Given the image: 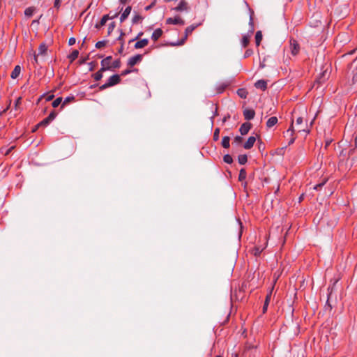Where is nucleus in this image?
I'll use <instances>...</instances> for the list:
<instances>
[{
	"label": "nucleus",
	"instance_id": "nucleus-64",
	"mask_svg": "<svg viewBox=\"0 0 357 357\" xmlns=\"http://www.w3.org/2000/svg\"><path fill=\"white\" fill-rule=\"evenodd\" d=\"M357 58L351 63L350 67L351 68L356 63Z\"/></svg>",
	"mask_w": 357,
	"mask_h": 357
},
{
	"label": "nucleus",
	"instance_id": "nucleus-15",
	"mask_svg": "<svg viewBox=\"0 0 357 357\" xmlns=\"http://www.w3.org/2000/svg\"><path fill=\"white\" fill-rule=\"evenodd\" d=\"M131 10H132L131 6H128L127 8H126L123 13L121 14V15L120 17L121 22H123L128 17V15H130V13L131 12Z\"/></svg>",
	"mask_w": 357,
	"mask_h": 357
},
{
	"label": "nucleus",
	"instance_id": "nucleus-34",
	"mask_svg": "<svg viewBox=\"0 0 357 357\" xmlns=\"http://www.w3.org/2000/svg\"><path fill=\"white\" fill-rule=\"evenodd\" d=\"M223 160L227 164H231L233 162L232 157L229 154H226L223 157Z\"/></svg>",
	"mask_w": 357,
	"mask_h": 357
},
{
	"label": "nucleus",
	"instance_id": "nucleus-39",
	"mask_svg": "<svg viewBox=\"0 0 357 357\" xmlns=\"http://www.w3.org/2000/svg\"><path fill=\"white\" fill-rule=\"evenodd\" d=\"M105 44H106L105 40L98 41L96 44V47L98 49L102 48V47H104L105 45Z\"/></svg>",
	"mask_w": 357,
	"mask_h": 357
},
{
	"label": "nucleus",
	"instance_id": "nucleus-47",
	"mask_svg": "<svg viewBox=\"0 0 357 357\" xmlns=\"http://www.w3.org/2000/svg\"><path fill=\"white\" fill-rule=\"evenodd\" d=\"M108 87H110V86L108 85L107 82H106L105 84H104L101 85V86L99 87V89H100V91H102V90H105V89L108 88Z\"/></svg>",
	"mask_w": 357,
	"mask_h": 357
},
{
	"label": "nucleus",
	"instance_id": "nucleus-40",
	"mask_svg": "<svg viewBox=\"0 0 357 357\" xmlns=\"http://www.w3.org/2000/svg\"><path fill=\"white\" fill-rule=\"evenodd\" d=\"M264 248H261L259 247H255V251H254V255L255 256H258L261 254V252L263 251Z\"/></svg>",
	"mask_w": 357,
	"mask_h": 357
},
{
	"label": "nucleus",
	"instance_id": "nucleus-18",
	"mask_svg": "<svg viewBox=\"0 0 357 357\" xmlns=\"http://www.w3.org/2000/svg\"><path fill=\"white\" fill-rule=\"evenodd\" d=\"M21 68L20 66H16L11 73L10 77L12 79H16L20 74Z\"/></svg>",
	"mask_w": 357,
	"mask_h": 357
},
{
	"label": "nucleus",
	"instance_id": "nucleus-48",
	"mask_svg": "<svg viewBox=\"0 0 357 357\" xmlns=\"http://www.w3.org/2000/svg\"><path fill=\"white\" fill-rule=\"evenodd\" d=\"M75 42H76V39L75 38L72 37L68 40V45H73L75 43Z\"/></svg>",
	"mask_w": 357,
	"mask_h": 357
},
{
	"label": "nucleus",
	"instance_id": "nucleus-24",
	"mask_svg": "<svg viewBox=\"0 0 357 357\" xmlns=\"http://www.w3.org/2000/svg\"><path fill=\"white\" fill-rule=\"evenodd\" d=\"M237 94L241 98H246L248 93L246 89L242 88L238 89Z\"/></svg>",
	"mask_w": 357,
	"mask_h": 357
},
{
	"label": "nucleus",
	"instance_id": "nucleus-62",
	"mask_svg": "<svg viewBox=\"0 0 357 357\" xmlns=\"http://www.w3.org/2000/svg\"><path fill=\"white\" fill-rule=\"evenodd\" d=\"M38 128H39V127H37V125H36V126L33 128L32 132H36Z\"/></svg>",
	"mask_w": 357,
	"mask_h": 357
},
{
	"label": "nucleus",
	"instance_id": "nucleus-52",
	"mask_svg": "<svg viewBox=\"0 0 357 357\" xmlns=\"http://www.w3.org/2000/svg\"><path fill=\"white\" fill-rule=\"evenodd\" d=\"M61 3V0H55L54 1V7H56L57 8H59Z\"/></svg>",
	"mask_w": 357,
	"mask_h": 357
},
{
	"label": "nucleus",
	"instance_id": "nucleus-12",
	"mask_svg": "<svg viewBox=\"0 0 357 357\" xmlns=\"http://www.w3.org/2000/svg\"><path fill=\"white\" fill-rule=\"evenodd\" d=\"M255 86L257 89H260L263 91H265L267 88V82L264 79H260L255 82Z\"/></svg>",
	"mask_w": 357,
	"mask_h": 357
},
{
	"label": "nucleus",
	"instance_id": "nucleus-23",
	"mask_svg": "<svg viewBox=\"0 0 357 357\" xmlns=\"http://www.w3.org/2000/svg\"><path fill=\"white\" fill-rule=\"evenodd\" d=\"M261 40H262V33L261 31H258L256 32V34H255V43H256L257 46H259L260 45Z\"/></svg>",
	"mask_w": 357,
	"mask_h": 357
},
{
	"label": "nucleus",
	"instance_id": "nucleus-44",
	"mask_svg": "<svg viewBox=\"0 0 357 357\" xmlns=\"http://www.w3.org/2000/svg\"><path fill=\"white\" fill-rule=\"evenodd\" d=\"M156 1H157V0H153V1L151 2V3L150 5L145 7V10H149L150 9H151L155 5Z\"/></svg>",
	"mask_w": 357,
	"mask_h": 357
},
{
	"label": "nucleus",
	"instance_id": "nucleus-57",
	"mask_svg": "<svg viewBox=\"0 0 357 357\" xmlns=\"http://www.w3.org/2000/svg\"><path fill=\"white\" fill-rule=\"evenodd\" d=\"M119 13L112 14V16L109 17V19H114L118 16Z\"/></svg>",
	"mask_w": 357,
	"mask_h": 357
},
{
	"label": "nucleus",
	"instance_id": "nucleus-55",
	"mask_svg": "<svg viewBox=\"0 0 357 357\" xmlns=\"http://www.w3.org/2000/svg\"><path fill=\"white\" fill-rule=\"evenodd\" d=\"M123 42L121 43V47L119 50V52L120 54H121L123 52Z\"/></svg>",
	"mask_w": 357,
	"mask_h": 357
},
{
	"label": "nucleus",
	"instance_id": "nucleus-17",
	"mask_svg": "<svg viewBox=\"0 0 357 357\" xmlns=\"http://www.w3.org/2000/svg\"><path fill=\"white\" fill-rule=\"evenodd\" d=\"M229 84V82H226L218 85L216 88L217 93H222Z\"/></svg>",
	"mask_w": 357,
	"mask_h": 357
},
{
	"label": "nucleus",
	"instance_id": "nucleus-60",
	"mask_svg": "<svg viewBox=\"0 0 357 357\" xmlns=\"http://www.w3.org/2000/svg\"><path fill=\"white\" fill-rule=\"evenodd\" d=\"M298 131H299V132H301V131H305V132H306L307 133H309V132H310V130H305V129H304V128H301V129H299V130H298Z\"/></svg>",
	"mask_w": 357,
	"mask_h": 357
},
{
	"label": "nucleus",
	"instance_id": "nucleus-46",
	"mask_svg": "<svg viewBox=\"0 0 357 357\" xmlns=\"http://www.w3.org/2000/svg\"><path fill=\"white\" fill-rule=\"evenodd\" d=\"M293 132H294V129H293V122H292L291 127L287 130L286 133H287V135H292Z\"/></svg>",
	"mask_w": 357,
	"mask_h": 357
},
{
	"label": "nucleus",
	"instance_id": "nucleus-10",
	"mask_svg": "<svg viewBox=\"0 0 357 357\" xmlns=\"http://www.w3.org/2000/svg\"><path fill=\"white\" fill-rule=\"evenodd\" d=\"M255 115V112L253 109H245L243 111V116L246 120H252V119H254Z\"/></svg>",
	"mask_w": 357,
	"mask_h": 357
},
{
	"label": "nucleus",
	"instance_id": "nucleus-11",
	"mask_svg": "<svg viewBox=\"0 0 357 357\" xmlns=\"http://www.w3.org/2000/svg\"><path fill=\"white\" fill-rule=\"evenodd\" d=\"M329 73H328V69L324 70L319 76L317 81L321 84L324 82L328 77Z\"/></svg>",
	"mask_w": 357,
	"mask_h": 357
},
{
	"label": "nucleus",
	"instance_id": "nucleus-31",
	"mask_svg": "<svg viewBox=\"0 0 357 357\" xmlns=\"http://www.w3.org/2000/svg\"><path fill=\"white\" fill-rule=\"evenodd\" d=\"M104 71H101V68L95 74H93V78L96 81H99L102 79V73Z\"/></svg>",
	"mask_w": 357,
	"mask_h": 357
},
{
	"label": "nucleus",
	"instance_id": "nucleus-19",
	"mask_svg": "<svg viewBox=\"0 0 357 357\" xmlns=\"http://www.w3.org/2000/svg\"><path fill=\"white\" fill-rule=\"evenodd\" d=\"M278 123V118L275 116H272L269 118L266 122V126L268 128H271L274 126Z\"/></svg>",
	"mask_w": 357,
	"mask_h": 357
},
{
	"label": "nucleus",
	"instance_id": "nucleus-27",
	"mask_svg": "<svg viewBox=\"0 0 357 357\" xmlns=\"http://www.w3.org/2000/svg\"><path fill=\"white\" fill-rule=\"evenodd\" d=\"M78 55H79L78 50H73L72 52V53L68 56V58L70 59V62H73V61H75L78 57Z\"/></svg>",
	"mask_w": 357,
	"mask_h": 357
},
{
	"label": "nucleus",
	"instance_id": "nucleus-49",
	"mask_svg": "<svg viewBox=\"0 0 357 357\" xmlns=\"http://www.w3.org/2000/svg\"><path fill=\"white\" fill-rule=\"evenodd\" d=\"M142 35H143V32H139V33L137 34V36H136V38H135L132 39V40H130L129 41V43H130L131 42H133L134 40H137V39H138V38H139Z\"/></svg>",
	"mask_w": 357,
	"mask_h": 357
},
{
	"label": "nucleus",
	"instance_id": "nucleus-38",
	"mask_svg": "<svg viewBox=\"0 0 357 357\" xmlns=\"http://www.w3.org/2000/svg\"><path fill=\"white\" fill-rule=\"evenodd\" d=\"M219 134H220V128H216L214 130L213 133V140L218 141L219 139Z\"/></svg>",
	"mask_w": 357,
	"mask_h": 357
},
{
	"label": "nucleus",
	"instance_id": "nucleus-5",
	"mask_svg": "<svg viewBox=\"0 0 357 357\" xmlns=\"http://www.w3.org/2000/svg\"><path fill=\"white\" fill-rule=\"evenodd\" d=\"M142 59V54H137L134 56L130 57L128 61V66L130 67L134 66L137 63L140 62Z\"/></svg>",
	"mask_w": 357,
	"mask_h": 357
},
{
	"label": "nucleus",
	"instance_id": "nucleus-22",
	"mask_svg": "<svg viewBox=\"0 0 357 357\" xmlns=\"http://www.w3.org/2000/svg\"><path fill=\"white\" fill-rule=\"evenodd\" d=\"M229 141H230L229 137H228V136L223 137L222 139V146L225 149H228L230 146Z\"/></svg>",
	"mask_w": 357,
	"mask_h": 357
},
{
	"label": "nucleus",
	"instance_id": "nucleus-54",
	"mask_svg": "<svg viewBox=\"0 0 357 357\" xmlns=\"http://www.w3.org/2000/svg\"><path fill=\"white\" fill-rule=\"evenodd\" d=\"M20 102H21V98L20 97L17 99L15 104V107H17V105L20 103Z\"/></svg>",
	"mask_w": 357,
	"mask_h": 357
},
{
	"label": "nucleus",
	"instance_id": "nucleus-58",
	"mask_svg": "<svg viewBox=\"0 0 357 357\" xmlns=\"http://www.w3.org/2000/svg\"><path fill=\"white\" fill-rule=\"evenodd\" d=\"M124 35V33L121 31V35L118 38V40H122V36Z\"/></svg>",
	"mask_w": 357,
	"mask_h": 357
},
{
	"label": "nucleus",
	"instance_id": "nucleus-2",
	"mask_svg": "<svg viewBox=\"0 0 357 357\" xmlns=\"http://www.w3.org/2000/svg\"><path fill=\"white\" fill-rule=\"evenodd\" d=\"M112 56H108L101 61V71H106L111 69Z\"/></svg>",
	"mask_w": 357,
	"mask_h": 357
},
{
	"label": "nucleus",
	"instance_id": "nucleus-53",
	"mask_svg": "<svg viewBox=\"0 0 357 357\" xmlns=\"http://www.w3.org/2000/svg\"><path fill=\"white\" fill-rule=\"evenodd\" d=\"M132 70H126L122 72L121 73V75H128V73H130Z\"/></svg>",
	"mask_w": 357,
	"mask_h": 357
},
{
	"label": "nucleus",
	"instance_id": "nucleus-7",
	"mask_svg": "<svg viewBox=\"0 0 357 357\" xmlns=\"http://www.w3.org/2000/svg\"><path fill=\"white\" fill-rule=\"evenodd\" d=\"M121 82V77H120V75H114L112 76H111L108 80H107V84L109 86H113L116 84H118L119 83H120Z\"/></svg>",
	"mask_w": 357,
	"mask_h": 357
},
{
	"label": "nucleus",
	"instance_id": "nucleus-9",
	"mask_svg": "<svg viewBox=\"0 0 357 357\" xmlns=\"http://www.w3.org/2000/svg\"><path fill=\"white\" fill-rule=\"evenodd\" d=\"M256 142V137L254 136H250L248 137L246 142L243 144V148L245 149H250Z\"/></svg>",
	"mask_w": 357,
	"mask_h": 357
},
{
	"label": "nucleus",
	"instance_id": "nucleus-63",
	"mask_svg": "<svg viewBox=\"0 0 357 357\" xmlns=\"http://www.w3.org/2000/svg\"><path fill=\"white\" fill-rule=\"evenodd\" d=\"M119 1H120V2H121V3H123V4L126 3H127V1H128V0H119Z\"/></svg>",
	"mask_w": 357,
	"mask_h": 357
},
{
	"label": "nucleus",
	"instance_id": "nucleus-35",
	"mask_svg": "<svg viewBox=\"0 0 357 357\" xmlns=\"http://www.w3.org/2000/svg\"><path fill=\"white\" fill-rule=\"evenodd\" d=\"M75 98L73 96H69L64 99L61 104V108H63L65 105H66L68 102L73 100Z\"/></svg>",
	"mask_w": 357,
	"mask_h": 357
},
{
	"label": "nucleus",
	"instance_id": "nucleus-13",
	"mask_svg": "<svg viewBox=\"0 0 357 357\" xmlns=\"http://www.w3.org/2000/svg\"><path fill=\"white\" fill-rule=\"evenodd\" d=\"M162 30L160 28L155 29L153 33H152V36H151V39L153 40V41H156L158 40L160 37L162 35Z\"/></svg>",
	"mask_w": 357,
	"mask_h": 357
},
{
	"label": "nucleus",
	"instance_id": "nucleus-32",
	"mask_svg": "<svg viewBox=\"0 0 357 357\" xmlns=\"http://www.w3.org/2000/svg\"><path fill=\"white\" fill-rule=\"evenodd\" d=\"M197 26V25H190L188 26L185 30V33L188 36L195 29Z\"/></svg>",
	"mask_w": 357,
	"mask_h": 357
},
{
	"label": "nucleus",
	"instance_id": "nucleus-20",
	"mask_svg": "<svg viewBox=\"0 0 357 357\" xmlns=\"http://www.w3.org/2000/svg\"><path fill=\"white\" fill-rule=\"evenodd\" d=\"M271 290H273V289ZM271 293H272V291H271L270 293L266 297V300H265V302H264V304L263 306V313H265L267 310V307H268V303H269V301L271 299Z\"/></svg>",
	"mask_w": 357,
	"mask_h": 357
},
{
	"label": "nucleus",
	"instance_id": "nucleus-33",
	"mask_svg": "<svg viewBox=\"0 0 357 357\" xmlns=\"http://www.w3.org/2000/svg\"><path fill=\"white\" fill-rule=\"evenodd\" d=\"M60 104H62V98L59 97L56 98L53 102H52V107H57Z\"/></svg>",
	"mask_w": 357,
	"mask_h": 357
},
{
	"label": "nucleus",
	"instance_id": "nucleus-36",
	"mask_svg": "<svg viewBox=\"0 0 357 357\" xmlns=\"http://www.w3.org/2000/svg\"><path fill=\"white\" fill-rule=\"evenodd\" d=\"M121 66V61L119 59H116L114 61L112 64L111 65V68H119Z\"/></svg>",
	"mask_w": 357,
	"mask_h": 357
},
{
	"label": "nucleus",
	"instance_id": "nucleus-59",
	"mask_svg": "<svg viewBox=\"0 0 357 357\" xmlns=\"http://www.w3.org/2000/svg\"><path fill=\"white\" fill-rule=\"evenodd\" d=\"M53 98H54V95L49 96L47 98V101H50V100H51Z\"/></svg>",
	"mask_w": 357,
	"mask_h": 357
},
{
	"label": "nucleus",
	"instance_id": "nucleus-30",
	"mask_svg": "<svg viewBox=\"0 0 357 357\" xmlns=\"http://www.w3.org/2000/svg\"><path fill=\"white\" fill-rule=\"evenodd\" d=\"M35 8L33 7H29L25 9L24 10V15L27 17L32 16L33 13H34Z\"/></svg>",
	"mask_w": 357,
	"mask_h": 357
},
{
	"label": "nucleus",
	"instance_id": "nucleus-41",
	"mask_svg": "<svg viewBox=\"0 0 357 357\" xmlns=\"http://www.w3.org/2000/svg\"><path fill=\"white\" fill-rule=\"evenodd\" d=\"M114 27H115L114 22L109 24V27H108V34H110L113 31Z\"/></svg>",
	"mask_w": 357,
	"mask_h": 357
},
{
	"label": "nucleus",
	"instance_id": "nucleus-21",
	"mask_svg": "<svg viewBox=\"0 0 357 357\" xmlns=\"http://www.w3.org/2000/svg\"><path fill=\"white\" fill-rule=\"evenodd\" d=\"M47 51V47L45 43H42L38 47V54L40 55H44L46 54Z\"/></svg>",
	"mask_w": 357,
	"mask_h": 357
},
{
	"label": "nucleus",
	"instance_id": "nucleus-61",
	"mask_svg": "<svg viewBox=\"0 0 357 357\" xmlns=\"http://www.w3.org/2000/svg\"><path fill=\"white\" fill-rule=\"evenodd\" d=\"M33 59H34V61H35L36 63H38V56H37V55H36V54L34 55V56H33Z\"/></svg>",
	"mask_w": 357,
	"mask_h": 357
},
{
	"label": "nucleus",
	"instance_id": "nucleus-56",
	"mask_svg": "<svg viewBox=\"0 0 357 357\" xmlns=\"http://www.w3.org/2000/svg\"><path fill=\"white\" fill-rule=\"evenodd\" d=\"M229 118H230V116H229V115H227V116H225V117L223 118V119H222V122H223V123L226 122V121H227V119H229Z\"/></svg>",
	"mask_w": 357,
	"mask_h": 357
},
{
	"label": "nucleus",
	"instance_id": "nucleus-43",
	"mask_svg": "<svg viewBox=\"0 0 357 357\" xmlns=\"http://www.w3.org/2000/svg\"><path fill=\"white\" fill-rule=\"evenodd\" d=\"M242 142L243 137L241 136H236L234 139V142L238 144H241Z\"/></svg>",
	"mask_w": 357,
	"mask_h": 357
},
{
	"label": "nucleus",
	"instance_id": "nucleus-51",
	"mask_svg": "<svg viewBox=\"0 0 357 357\" xmlns=\"http://www.w3.org/2000/svg\"><path fill=\"white\" fill-rule=\"evenodd\" d=\"M303 118H302V117H298V118H297V119H296V124H297V125H301V124H302V123H303Z\"/></svg>",
	"mask_w": 357,
	"mask_h": 357
},
{
	"label": "nucleus",
	"instance_id": "nucleus-28",
	"mask_svg": "<svg viewBox=\"0 0 357 357\" xmlns=\"http://www.w3.org/2000/svg\"><path fill=\"white\" fill-rule=\"evenodd\" d=\"M143 19H144V17L142 16H141L139 14H136L132 17V24H137V23L141 22L143 20Z\"/></svg>",
	"mask_w": 357,
	"mask_h": 357
},
{
	"label": "nucleus",
	"instance_id": "nucleus-4",
	"mask_svg": "<svg viewBox=\"0 0 357 357\" xmlns=\"http://www.w3.org/2000/svg\"><path fill=\"white\" fill-rule=\"evenodd\" d=\"M290 50L293 55H296L300 50L299 44L296 40H290Z\"/></svg>",
	"mask_w": 357,
	"mask_h": 357
},
{
	"label": "nucleus",
	"instance_id": "nucleus-14",
	"mask_svg": "<svg viewBox=\"0 0 357 357\" xmlns=\"http://www.w3.org/2000/svg\"><path fill=\"white\" fill-rule=\"evenodd\" d=\"M148 43H149V40L148 39H146V38L142 39L141 40L137 41L135 44V49L143 48V47H146L148 45Z\"/></svg>",
	"mask_w": 357,
	"mask_h": 357
},
{
	"label": "nucleus",
	"instance_id": "nucleus-1",
	"mask_svg": "<svg viewBox=\"0 0 357 357\" xmlns=\"http://www.w3.org/2000/svg\"><path fill=\"white\" fill-rule=\"evenodd\" d=\"M56 116V113L54 111H52L47 118L44 119L42 121L37 124V127L47 126L51 121H52L55 119Z\"/></svg>",
	"mask_w": 357,
	"mask_h": 357
},
{
	"label": "nucleus",
	"instance_id": "nucleus-26",
	"mask_svg": "<svg viewBox=\"0 0 357 357\" xmlns=\"http://www.w3.org/2000/svg\"><path fill=\"white\" fill-rule=\"evenodd\" d=\"M238 161L240 165H245L248 161V157L245 154L239 155L238 157Z\"/></svg>",
	"mask_w": 357,
	"mask_h": 357
},
{
	"label": "nucleus",
	"instance_id": "nucleus-45",
	"mask_svg": "<svg viewBox=\"0 0 357 357\" xmlns=\"http://www.w3.org/2000/svg\"><path fill=\"white\" fill-rule=\"evenodd\" d=\"M14 148H15V146H13L11 147H10L9 149H6L4 152V154L6 155H8L12 151V150L14 149ZM1 153H3V149H1Z\"/></svg>",
	"mask_w": 357,
	"mask_h": 357
},
{
	"label": "nucleus",
	"instance_id": "nucleus-3",
	"mask_svg": "<svg viewBox=\"0 0 357 357\" xmlns=\"http://www.w3.org/2000/svg\"><path fill=\"white\" fill-rule=\"evenodd\" d=\"M166 23L167 24H181L183 25L185 22L183 19H181L179 16H176L174 18L169 17L166 20Z\"/></svg>",
	"mask_w": 357,
	"mask_h": 357
},
{
	"label": "nucleus",
	"instance_id": "nucleus-25",
	"mask_svg": "<svg viewBox=\"0 0 357 357\" xmlns=\"http://www.w3.org/2000/svg\"><path fill=\"white\" fill-rule=\"evenodd\" d=\"M188 35H186L185 33V36H183V38L181 40H178V42L176 43H170V45L171 46H179V45H182L184 44L185 41L186 40V39L188 38Z\"/></svg>",
	"mask_w": 357,
	"mask_h": 357
},
{
	"label": "nucleus",
	"instance_id": "nucleus-37",
	"mask_svg": "<svg viewBox=\"0 0 357 357\" xmlns=\"http://www.w3.org/2000/svg\"><path fill=\"white\" fill-rule=\"evenodd\" d=\"M109 19V15H103L100 22V26H104Z\"/></svg>",
	"mask_w": 357,
	"mask_h": 357
},
{
	"label": "nucleus",
	"instance_id": "nucleus-8",
	"mask_svg": "<svg viewBox=\"0 0 357 357\" xmlns=\"http://www.w3.org/2000/svg\"><path fill=\"white\" fill-rule=\"evenodd\" d=\"M252 127V124L250 123H243L239 129V132L242 135H245L248 133L249 130H250Z\"/></svg>",
	"mask_w": 357,
	"mask_h": 357
},
{
	"label": "nucleus",
	"instance_id": "nucleus-16",
	"mask_svg": "<svg viewBox=\"0 0 357 357\" xmlns=\"http://www.w3.org/2000/svg\"><path fill=\"white\" fill-rule=\"evenodd\" d=\"M253 33V30L250 31V35H245L243 36L241 40V45L243 47H246L250 43V35Z\"/></svg>",
	"mask_w": 357,
	"mask_h": 357
},
{
	"label": "nucleus",
	"instance_id": "nucleus-6",
	"mask_svg": "<svg viewBox=\"0 0 357 357\" xmlns=\"http://www.w3.org/2000/svg\"><path fill=\"white\" fill-rule=\"evenodd\" d=\"M188 9V3L185 0H181L178 4V6L174 8V10L178 12L187 11Z\"/></svg>",
	"mask_w": 357,
	"mask_h": 357
},
{
	"label": "nucleus",
	"instance_id": "nucleus-29",
	"mask_svg": "<svg viewBox=\"0 0 357 357\" xmlns=\"http://www.w3.org/2000/svg\"><path fill=\"white\" fill-rule=\"evenodd\" d=\"M246 176H247V173H246V171L245 170V169H241L239 172L238 180L240 181H243V180L245 179Z\"/></svg>",
	"mask_w": 357,
	"mask_h": 357
},
{
	"label": "nucleus",
	"instance_id": "nucleus-42",
	"mask_svg": "<svg viewBox=\"0 0 357 357\" xmlns=\"http://www.w3.org/2000/svg\"><path fill=\"white\" fill-rule=\"evenodd\" d=\"M252 54H253V50L251 49H248L244 54V57L248 58V57L250 56Z\"/></svg>",
	"mask_w": 357,
	"mask_h": 357
},
{
	"label": "nucleus",
	"instance_id": "nucleus-50",
	"mask_svg": "<svg viewBox=\"0 0 357 357\" xmlns=\"http://www.w3.org/2000/svg\"><path fill=\"white\" fill-rule=\"evenodd\" d=\"M325 182H326V181L322 182V183H319V184L316 185L314 186V188L315 190H318V189L321 188L324 185Z\"/></svg>",
	"mask_w": 357,
	"mask_h": 357
}]
</instances>
